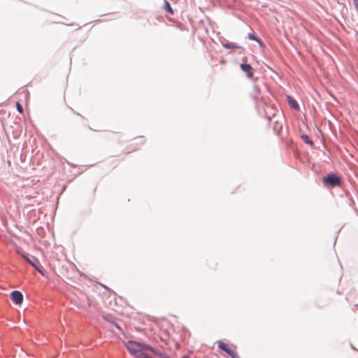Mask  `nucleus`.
<instances>
[{
  "instance_id": "nucleus-5",
  "label": "nucleus",
  "mask_w": 358,
  "mask_h": 358,
  "mask_svg": "<svg viewBox=\"0 0 358 358\" xmlns=\"http://www.w3.org/2000/svg\"><path fill=\"white\" fill-rule=\"evenodd\" d=\"M241 69L247 73L248 78H252L253 77L252 68L250 64H241Z\"/></svg>"
},
{
  "instance_id": "nucleus-9",
  "label": "nucleus",
  "mask_w": 358,
  "mask_h": 358,
  "mask_svg": "<svg viewBox=\"0 0 358 358\" xmlns=\"http://www.w3.org/2000/svg\"><path fill=\"white\" fill-rule=\"evenodd\" d=\"M164 9L166 10V12L169 13L170 14H173V10L170 3L166 1H165L164 3Z\"/></svg>"
},
{
  "instance_id": "nucleus-1",
  "label": "nucleus",
  "mask_w": 358,
  "mask_h": 358,
  "mask_svg": "<svg viewBox=\"0 0 358 358\" xmlns=\"http://www.w3.org/2000/svg\"><path fill=\"white\" fill-rule=\"evenodd\" d=\"M125 346L129 352L137 358H150L145 352L148 350L154 352L152 348L131 341L127 342Z\"/></svg>"
},
{
  "instance_id": "nucleus-15",
  "label": "nucleus",
  "mask_w": 358,
  "mask_h": 358,
  "mask_svg": "<svg viewBox=\"0 0 358 358\" xmlns=\"http://www.w3.org/2000/svg\"><path fill=\"white\" fill-rule=\"evenodd\" d=\"M182 358H189V357H188L185 356V357H182Z\"/></svg>"
},
{
  "instance_id": "nucleus-8",
  "label": "nucleus",
  "mask_w": 358,
  "mask_h": 358,
  "mask_svg": "<svg viewBox=\"0 0 358 358\" xmlns=\"http://www.w3.org/2000/svg\"><path fill=\"white\" fill-rule=\"evenodd\" d=\"M253 94H254L255 98H256V99H259V96H260V89H259V86L257 85H255L253 86Z\"/></svg>"
},
{
  "instance_id": "nucleus-13",
  "label": "nucleus",
  "mask_w": 358,
  "mask_h": 358,
  "mask_svg": "<svg viewBox=\"0 0 358 358\" xmlns=\"http://www.w3.org/2000/svg\"><path fill=\"white\" fill-rule=\"evenodd\" d=\"M224 47L227 48H234V46L231 44V43H227V44H225L224 45Z\"/></svg>"
},
{
  "instance_id": "nucleus-11",
  "label": "nucleus",
  "mask_w": 358,
  "mask_h": 358,
  "mask_svg": "<svg viewBox=\"0 0 358 358\" xmlns=\"http://www.w3.org/2000/svg\"><path fill=\"white\" fill-rule=\"evenodd\" d=\"M303 138L306 143H308L310 145L313 144V141L309 139L308 136H303Z\"/></svg>"
},
{
  "instance_id": "nucleus-4",
  "label": "nucleus",
  "mask_w": 358,
  "mask_h": 358,
  "mask_svg": "<svg viewBox=\"0 0 358 358\" xmlns=\"http://www.w3.org/2000/svg\"><path fill=\"white\" fill-rule=\"evenodd\" d=\"M10 296L13 300V301L17 304L20 305L22 303L23 301V295L19 291H13L10 293Z\"/></svg>"
},
{
  "instance_id": "nucleus-12",
  "label": "nucleus",
  "mask_w": 358,
  "mask_h": 358,
  "mask_svg": "<svg viewBox=\"0 0 358 358\" xmlns=\"http://www.w3.org/2000/svg\"><path fill=\"white\" fill-rule=\"evenodd\" d=\"M248 37L251 40L256 41H257L259 43H261V41L257 37H255L253 34H250L248 35Z\"/></svg>"
},
{
  "instance_id": "nucleus-10",
  "label": "nucleus",
  "mask_w": 358,
  "mask_h": 358,
  "mask_svg": "<svg viewBox=\"0 0 358 358\" xmlns=\"http://www.w3.org/2000/svg\"><path fill=\"white\" fill-rule=\"evenodd\" d=\"M16 108H17V110L19 113H23V108H22V106L19 103V102H17L16 103Z\"/></svg>"
},
{
  "instance_id": "nucleus-14",
  "label": "nucleus",
  "mask_w": 358,
  "mask_h": 358,
  "mask_svg": "<svg viewBox=\"0 0 358 358\" xmlns=\"http://www.w3.org/2000/svg\"><path fill=\"white\" fill-rule=\"evenodd\" d=\"M88 306H92L90 300H88Z\"/></svg>"
},
{
  "instance_id": "nucleus-2",
  "label": "nucleus",
  "mask_w": 358,
  "mask_h": 358,
  "mask_svg": "<svg viewBox=\"0 0 358 358\" xmlns=\"http://www.w3.org/2000/svg\"><path fill=\"white\" fill-rule=\"evenodd\" d=\"M218 347L226 352L229 355H230L232 358H239V356L236 352V348L234 346H231L227 343L223 342L218 343Z\"/></svg>"
},
{
  "instance_id": "nucleus-7",
  "label": "nucleus",
  "mask_w": 358,
  "mask_h": 358,
  "mask_svg": "<svg viewBox=\"0 0 358 358\" xmlns=\"http://www.w3.org/2000/svg\"><path fill=\"white\" fill-rule=\"evenodd\" d=\"M287 99H288L289 103L292 108L296 109V110H298L299 108V104L296 100L293 99L289 96L287 97Z\"/></svg>"
},
{
  "instance_id": "nucleus-3",
  "label": "nucleus",
  "mask_w": 358,
  "mask_h": 358,
  "mask_svg": "<svg viewBox=\"0 0 358 358\" xmlns=\"http://www.w3.org/2000/svg\"><path fill=\"white\" fill-rule=\"evenodd\" d=\"M323 182L325 185L336 187L340 185L341 178L335 174H331L324 178Z\"/></svg>"
},
{
  "instance_id": "nucleus-6",
  "label": "nucleus",
  "mask_w": 358,
  "mask_h": 358,
  "mask_svg": "<svg viewBox=\"0 0 358 358\" xmlns=\"http://www.w3.org/2000/svg\"><path fill=\"white\" fill-rule=\"evenodd\" d=\"M21 255L29 264H31L34 268H35L39 273H41V271L37 266V265L35 264V262H34L31 259H30L26 255L21 254Z\"/></svg>"
}]
</instances>
